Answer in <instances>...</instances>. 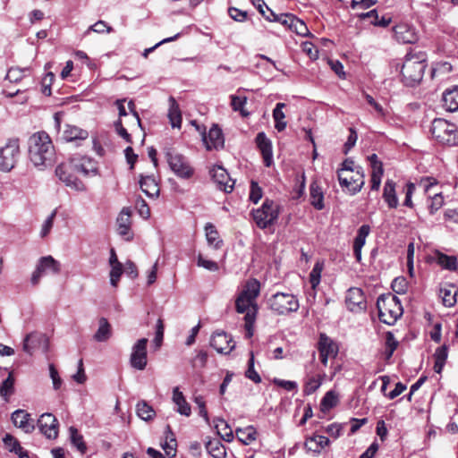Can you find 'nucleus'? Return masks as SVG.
<instances>
[{"instance_id":"nucleus-1","label":"nucleus","mask_w":458,"mask_h":458,"mask_svg":"<svg viewBox=\"0 0 458 458\" xmlns=\"http://www.w3.org/2000/svg\"><path fill=\"white\" fill-rule=\"evenodd\" d=\"M260 293V284L251 278L246 281L243 289L235 300V309L240 314H245L246 337L250 338L253 335V326L258 313L257 298Z\"/></svg>"},{"instance_id":"nucleus-56","label":"nucleus","mask_w":458,"mask_h":458,"mask_svg":"<svg viewBox=\"0 0 458 458\" xmlns=\"http://www.w3.org/2000/svg\"><path fill=\"white\" fill-rule=\"evenodd\" d=\"M444 204V198L441 193H435L434 196L430 199V203L428 204V209L431 214L437 211Z\"/></svg>"},{"instance_id":"nucleus-13","label":"nucleus","mask_w":458,"mask_h":458,"mask_svg":"<svg viewBox=\"0 0 458 458\" xmlns=\"http://www.w3.org/2000/svg\"><path fill=\"white\" fill-rule=\"evenodd\" d=\"M278 213L273 201L266 200L260 208L253 212V219L260 228H266L276 218Z\"/></svg>"},{"instance_id":"nucleus-40","label":"nucleus","mask_w":458,"mask_h":458,"mask_svg":"<svg viewBox=\"0 0 458 458\" xmlns=\"http://www.w3.org/2000/svg\"><path fill=\"white\" fill-rule=\"evenodd\" d=\"M215 427L217 434L220 435L225 441L231 442L233 439V431L225 420L216 419Z\"/></svg>"},{"instance_id":"nucleus-21","label":"nucleus","mask_w":458,"mask_h":458,"mask_svg":"<svg viewBox=\"0 0 458 458\" xmlns=\"http://www.w3.org/2000/svg\"><path fill=\"white\" fill-rule=\"evenodd\" d=\"M210 345L219 353L228 354L234 349L233 338L225 332H215L210 340Z\"/></svg>"},{"instance_id":"nucleus-63","label":"nucleus","mask_w":458,"mask_h":458,"mask_svg":"<svg viewBox=\"0 0 458 458\" xmlns=\"http://www.w3.org/2000/svg\"><path fill=\"white\" fill-rule=\"evenodd\" d=\"M194 402L199 407V416H201L206 420V422H208L209 419L206 409V403L204 398L201 395L195 396Z\"/></svg>"},{"instance_id":"nucleus-36","label":"nucleus","mask_w":458,"mask_h":458,"mask_svg":"<svg viewBox=\"0 0 458 458\" xmlns=\"http://www.w3.org/2000/svg\"><path fill=\"white\" fill-rule=\"evenodd\" d=\"M168 117L172 127L180 128L182 124V114L179 106L173 98H170V107L168 112Z\"/></svg>"},{"instance_id":"nucleus-31","label":"nucleus","mask_w":458,"mask_h":458,"mask_svg":"<svg viewBox=\"0 0 458 458\" xmlns=\"http://www.w3.org/2000/svg\"><path fill=\"white\" fill-rule=\"evenodd\" d=\"M66 141L83 140L89 137V132L74 125H67L63 134Z\"/></svg>"},{"instance_id":"nucleus-28","label":"nucleus","mask_w":458,"mask_h":458,"mask_svg":"<svg viewBox=\"0 0 458 458\" xmlns=\"http://www.w3.org/2000/svg\"><path fill=\"white\" fill-rule=\"evenodd\" d=\"M3 442L9 452L14 453L20 458H24L28 456L27 451H25L23 447H21L20 442L11 434H6L3 438Z\"/></svg>"},{"instance_id":"nucleus-38","label":"nucleus","mask_w":458,"mask_h":458,"mask_svg":"<svg viewBox=\"0 0 458 458\" xmlns=\"http://www.w3.org/2000/svg\"><path fill=\"white\" fill-rule=\"evenodd\" d=\"M338 394L335 391L330 390L327 392L325 396L322 398L320 403V411L322 412H327L331 410L338 403Z\"/></svg>"},{"instance_id":"nucleus-60","label":"nucleus","mask_w":458,"mask_h":458,"mask_svg":"<svg viewBox=\"0 0 458 458\" xmlns=\"http://www.w3.org/2000/svg\"><path fill=\"white\" fill-rule=\"evenodd\" d=\"M14 379L10 374L6 379H4L0 387V394L2 396H7L12 393L13 387Z\"/></svg>"},{"instance_id":"nucleus-52","label":"nucleus","mask_w":458,"mask_h":458,"mask_svg":"<svg viewBox=\"0 0 458 458\" xmlns=\"http://www.w3.org/2000/svg\"><path fill=\"white\" fill-rule=\"evenodd\" d=\"M364 98L367 103L371 106L377 114V116L380 118H384L386 115V110L383 106L378 104L370 95L364 93Z\"/></svg>"},{"instance_id":"nucleus-49","label":"nucleus","mask_w":458,"mask_h":458,"mask_svg":"<svg viewBox=\"0 0 458 458\" xmlns=\"http://www.w3.org/2000/svg\"><path fill=\"white\" fill-rule=\"evenodd\" d=\"M29 72V69H20V68H11L9 69L6 79L9 80L11 82H18L20 81L23 77H25V73Z\"/></svg>"},{"instance_id":"nucleus-44","label":"nucleus","mask_w":458,"mask_h":458,"mask_svg":"<svg viewBox=\"0 0 458 458\" xmlns=\"http://www.w3.org/2000/svg\"><path fill=\"white\" fill-rule=\"evenodd\" d=\"M136 410L138 416L143 420H149L156 414L153 408L144 401L138 403Z\"/></svg>"},{"instance_id":"nucleus-16","label":"nucleus","mask_w":458,"mask_h":458,"mask_svg":"<svg viewBox=\"0 0 458 458\" xmlns=\"http://www.w3.org/2000/svg\"><path fill=\"white\" fill-rule=\"evenodd\" d=\"M22 350L30 355L38 350L47 352L48 351V338L45 334L39 332L30 333L23 340Z\"/></svg>"},{"instance_id":"nucleus-62","label":"nucleus","mask_w":458,"mask_h":458,"mask_svg":"<svg viewBox=\"0 0 458 458\" xmlns=\"http://www.w3.org/2000/svg\"><path fill=\"white\" fill-rule=\"evenodd\" d=\"M305 189V175L304 173H301V175L296 176V188L294 189V196L293 198L298 199L300 198Z\"/></svg>"},{"instance_id":"nucleus-41","label":"nucleus","mask_w":458,"mask_h":458,"mask_svg":"<svg viewBox=\"0 0 458 458\" xmlns=\"http://www.w3.org/2000/svg\"><path fill=\"white\" fill-rule=\"evenodd\" d=\"M166 433H167V436H166L167 440L165 443V445H163V449L165 450V454L169 458H174L176 454L177 442H176V439L174 438V436L171 430L170 426L166 427Z\"/></svg>"},{"instance_id":"nucleus-55","label":"nucleus","mask_w":458,"mask_h":458,"mask_svg":"<svg viewBox=\"0 0 458 458\" xmlns=\"http://www.w3.org/2000/svg\"><path fill=\"white\" fill-rule=\"evenodd\" d=\"M131 213L128 210L123 209L117 217V224L119 229H129L131 226Z\"/></svg>"},{"instance_id":"nucleus-45","label":"nucleus","mask_w":458,"mask_h":458,"mask_svg":"<svg viewBox=\"0 0 458 458\" xmlns=\"http://www.w3.org/2000/svg\"><path fill=\"white\" fill-rule=\"evenodd\" d=\"M399 343L394 338V335L391 332H386V343H385V357L386 360H389L394 352L396 350Z\"/></svg>"},{"instance_id":"nucleus-15","label":"nucleus","mask_w":458,"mask_h":458,"mask_svg":"<svg viewBox=\"0 0 458 458\" xmlns=\"http://www.w3.org/2000/svg\"><path fill=\"white\" fill-rule=\"evenodd\" d=\"M60 263L52 256L43 257L32 274L31 284L36 285L39 283L42 276L47 274H58L60 272Z\"/></svg>"},{"instance_id":"nucleus-12","label":"nucleus","mask_w":458,"mask_h":458,"mask_svg":"<svg viewBox=\"0 0 458 458\" xmlns=\"http://www.w3.org/2000/svg\"><path fill=\"white\" fill-rule=\"evenodd\" d=\"M148 338H140L131 347L130 355L131 366L138 370H143L148 364Z\"/></svg>"},{"instance_id":"nucleus-30","label":"nucleus","mask_w":458,"mask_h":458,"mask_svg":"<svg viewBox=\"0 0 458 458\" xmlns=\"http://www.w3.org/2000/svg\"><path fill=\"white\" fill-rule=\"evenodd\" d=\"M208 453L214 458H225V447L218 438L209 439L205 443Z\"/></svg>"},{"instance_id":"nucleus-8","label":"nucleus","mask_w":458,"mask_h":458,"mask_svg":"<svg viewBox=\"0 0 458 458\" xmlns=\"http://www.w3.org/2000/svg\"><path fill=\"white\" fill-rule=\"evenodd\" d=\"M21 155L18 139H12L0 148V170L10 172L17 164Z\"/></svg>"},{"instance_id":"nucleus-7","label":"nucleus","mask_w":458,"mask_h":458,"mask_svg":"<svg viewBox=\"0 0 458 458\" xmlns=\"http://www.w3.org/2000/svg\"><path fill=\"white\" fill-rule=\"evenodd\" d=\"M165 157L171 170L182 179H190L193 174L194 169L191 167L188 159L182 154L174 149H169L165 152Z\"/></svg>"},{"instance_id":"nucleus-4","label":"nucleus","mask_w":458,"mask_h":458,"mask_svg":"<svg viewBox=\"0 0 458 458\" xmlns=\"http://www.w3.org/2000/svg\"><path fill=\"white\" fill-rule=\"evenodd\" d=\"M426 60L424 52L407 53L401 70L403 81L407 86H414L422 80L427 67Z\"/></svg>"},{"instance_id":"nucleus-24","label":"nucleus","mask_w":458,"mask_h":458,"mask_svg":"<svg viewBox=\"0 0 458 458\" xmlns=\"http://www.w3.org/2000/svg\"><path fill=\"white\" fill-rule=\"evenodd\" d=\"M256 143L262 154L264 165L269 167L273 164V150L271 140L264 132H259L256 136Z\"/></svg>"},{"instance_id":"nucleus-48","label":"nucleus","mask_w":458,"mask_h":458,"mask_svg":"<svg viewBox=\"0 0 458 458\" xmlns=\"http://www.w3.org/2000/svg\"><path fill=\"white\" fill-rule=\"evenodd\" d=\"M206 238L208 245L214 249H220L223 245L218 231H206Z\"/></svg>"},{"instance_id":"nucleus-25","label":"nucleus","mask_w":458,"mask_h":458,"mask_svg":"<svg viewBox=\"0 0 458 458\" xmlns=\"http://www.w3.org/2000/svg\"><path fill=\"white\" fill-rule=\"evenodd\" d=\"M432 259L443 269L456 271L458 268V262L455 256H448L439 250H435L432 255Z\"/></svg>"},{"instance_id":"nucleus-34","label":"nucleus","mask_w":458,"mask_h":458,"mask_svg":"<svg viewBox=\"0 0 458 458\" xmlns=\"http://www.w3.org/2000/svg\"><path fill=\"white\" fill-rule=\"evenodd\" d=\"M271 16H266V20L269 21H276L283 25L288 30H291L295 15L292 13H280L276 14L273 11H270Z\"/></svg>"},{"instance_id":"nucleus-23","label":"nucleus","mask_w":458,"mask_h":458,"mask_svg":"<svg viewBox=\"0 0 458 458\" xmlns=\"http://www.w3.org/2000/svg\"><path fill=\"white\" fill-rule=\"evenodd\" d=\"M11 420L15 427L22 429L25 433H31L35 429L34 420L30 414L24 410H16L11 415Z\"/></svg>"},{"instance_id":"nucleus-29","label":"nucleus","mask_w":458,"mask_h":458,"mask_svg":"<svg viewBox=\"0 0 458 458\" xmlns=\"http://www.w3.org/2000/svg\"><path fill=\"white\" fill-rule=\"evenodd\" d=\"M173 401L176 404V411L184 416H190L191 413V406L186 402L182 393L179 390L178 387H175L173 390Z\"/></svg>"},{"instance_id":"nucleus-19","label":"nucleus","mask_w":458,"mask_h":458,"mask_svg":"<svg viewBox=\"0 0 458 458\" xmlns=\"http://www.w3.org/2000/svg\"><path fill=\"white\" fill-rule=\"evenodd\" d=\"M394 36L397 42L402 44H415L419 36L416 29L407 23H399L393 29Z\"/></svg>"},{"instance_id":"nucleus-43","label":"nucleus","mask_w":458,"mask_h":458,"mask_svg":"<svg viewBox=\"0 0 458 458\" xmlns=\"http://www.w3.org/2000/svg\"><path fill=\"white\" fill-rule=\"evenodd\" d=\"M70 439L72 444L81 453L84 454L87 450L86 444L83 441V437L79 434L78 430L74 427L69 428Z\"/></svg>"},{"instance_id":"nucleus-58","label":"nucleus","mask_w":458,"mask_h":458,"mask_svg":"<svg viewBox=\"0 0 458 458\" xmlns=\"http://www.w3.org/2000/svg\"><path fill=\"white\" fill-rule=\"evenodd\" d=\"M273 384L276 386L284 388V390L291 392L295 391L297 389V383L295 381L291 380H284L280 378H274Z\"/></svg>"},{"instance_id":"nucleus-32","label":"nucleus","mask_w":458,"mask_h":458,"mask_svg":"<svg viewBox=\"0 0 458 458\" xmlns=\"http://www.w3.org/2000/svg\"><path fill=\"white\" fill-rule=\"evenodd\" d=\"M457 289L454 285L443 287L439 291V296L445 307H453L456 303Z\"/></svg>"},{"instance_id":"nucleus-51","label":"nucleus","mask_w":458,"mask_h":458,"mask_svg":"<svg viewBox=\"0 0 458 458\" xmlns=\"http://www.w3.org/2000/svg\"><path fill=\"white\" fill-rule=\"evenodd\" d=\"M293 26L290 30L296 32V34L300 36H309L310 30L307 27V25L302 21L301 20L295 17L293 20Z\"/></svg>"},{"instance_id":"nucleus-3","label":"nucleus","mask_w":458,"mask_h":458,"mask_svg":"<svg viewBox=\"0 0 458 458\" xmlns=\"http://www.w3.org/2000/svg\"><path fill=\"white\" fill-rule=\"evenodd\" d=\"M338 181L344 191L355 194L364 185V174L362 168L355 165L354 161L346 158L337 171Z\"/></svg>"},{"instance_id":"nucleus-50","label":"nucleus","mask_w":458,"mask_h":458,"mask_svg":"<svg viewBox=\"0 0 458 458\" xmlns=\"http://www.w3.org/2000/svg\"><path fill=\"white\" fill-rule=\"evenodd\" d=\"M231 105L234 111H240L243 116H247L249 114L244 111V106L247 102L246 97L232 96Z\"/></svg>"},{"instance_id":"nucleus-14","label":"nucleus","mask_w":458,"mask_h":458,"mask_svg":"<svg viewBox=\"0 0 458 458\" xmlns=\"http://www.w3.org/2000/svg\"><path fill=\"white\" fill-rule=\"evenodd\" d=\"M74 169L71 159L69 162L62 163L55 168V174L67 186L77 191L84 190V184L74 175Z\"/></svg>"},{"instance_id":"nucleus-42","label":"nucleus","mask_w":458,"mask_h":458,"mask_svg":"<svg viewBox=\"0 0 458 458\" xmlns=\"http://www.w3.org/2000/svg\"><path fill=\"white\" fill-rule=\"evenodd\" d=\"M369 231H359L358 235L353 242V253L358 262L361 260V249L366 242V238Z\"/></svg>"},{"instance_id":"nucleus-5","label":"nucleus","mask_w":458,"mask_h":458,"mask_svg":"<svg viewBox=\"0 0 458 458\" xmlns=\"http://www.w3.org/2000/svg\"><path fill=\"white\" fill-rule=\"evenodd\" d=\"M377 308L380 321L389 326L394 325L403 312L399 298L391 293L380 295Z\"/></svg>"},{"instance_id":"nucleus-35","label":"nucleus","mask_w":458,"mask_h":458,"mask_svg":"<svg viewBox=\"0 0 458 458\" xmlns=\"http://www.w3.org/2000/svg\"><path fill=\"white\" fill-rule=\"evenodd\" d=\"M285 106L284 103H277L273 110V118L275 120V128L278 131H283L286 128V122L284 120L285 114L283 108Z\"/></svg>"},{"instance_id":"nucleus-18","label":"nucleus","mask_w":458,"mask_h":458,"mask_svg":"<svg viewBox=\"0 0 458 458\" xmlns=\"http://www.w3.org/2000/svg\"><path fill=\"white\" fill-rule=\"evenodd\" d=\"M347 309L352 312H360L366 310L367 303L364 293L360 288L352 287L345 296Z\"/></svg>"},{"instance_id":"nucleus-37","label":"nucleus","mask_w":458,"mask_h":458,"mask_svg":"<svg viewBox=\"0 0 458 458\" xmlns=\"http://www.w3.org/2000/svg\"><path fill=\"white\" fill-rule=\"evenodd\" d=\"M447 346L443 345L438 347L435 353H434V359H435V364H434V371L436 373L440 374L442 372V369L445 366V360L447 359Z\"/></svg>"},{"instance_id":"nucleus-6","label":"nucleus","mask_w":458,"mask_h":458,"mask_svg":"<svg viewBox=\"0 0 458 458\" xmlns=\"http://www.w3.org/2000/svg\"><path fill=\"white\" fill-rule=\"evenodd\" d=\"M432 136L439 143L447 146L458 145V128L454 123L442 118L434 119L430 129Z\"/></svg>"},{"instance_id":"nucleus-22","label":"nucleus","mask_w":458,"mask_h":458,"mask_svg":"<svg viewBox=\"0 0 458 458\" xmlns=\"http://www.w3.org/2000/svg\"><path fill=\"white\" fill-rule=\"evenodd\" d=\"M74 172L85 176L96 175L98 166L96 161L88 157H73L71 158Z\"/></svg>"},{"instance_id":"nucleus-47","label":"nucleus","mask_w":458,"mask_h":458,"mask_svg":"<svg viewBox=\"0 0 458 458\" xmlns=\"http://www.w3.org/2000/svg\"><path fill=\"white\" fill-rule=\"evenodd\" d=\"M245 376H246V377H248L249 379H250L251 381H253L256 384H259V383L261 382L260 376L259 375V373L254 369V355H253V352H250V360L248 361V369H247V370L245 372Z\"/></svg>"},{"instance_id":"nucleus-11","label":"nucleus","mask_w":458,"mask_h":458,"mask_svg":"<svg viewBox=\"0 0 458 458\" xmlns=\"http://www.w3.org/2000/svg\"><path fill=\"white\" fill-rule=\"evenodd\" d=\"M319 359L324 366H327L329 360H334L339 352V345L336 341L327 336L326 334L319 335L318 343Z\"/></svg>"},{"instance_id":"nucleus-26","label":"nucleus","mask_w":458,"mask_h":458,"mask_svg":"<svg viewBox=\"0 0 458 458\" xmlns=\"http://www.w3.org/2000/svg\"><path fill=\"white\" fill-rule=\"evenodd\" d=\"M140 186L141 191L150 198L159 195V186L156 179L151 175L140 176Z\"/></svg>"},{"instance_id":"nucleus-33","label":"nucleus","mask_w":458,"mask_h":458,"mask_svg":"<svg viewBox=\"0 0 458 458\" xmlns=\"http://www.w3.org/2000/svg\"><path fill=\"white\" fill-rule=\"evenodd\" d=\"M394 182L391 180H387L384 187L383 197L387 203L389 208H396L398 205V199L395 194Z\"/></svg>"},{"instance_id":"nucleus-64","label":"nucleus","mask_w":458,"mask_h":458,"mask_svg":"<svg viewBox=\"0 0 458 458\" xmlns=\"http://www.w3.org/2000/svg\"><path fill=\"white\" fill-rule=\"evenodd\" d=\"M228 14L230 17L236 21H244L247 18V13L237 9L235 7H230L228 9Z\"/></svg>"},{"instance_id":"nucleus-59","label":"nucleus","mask_w":458,"mask_h":458,"mask_svg":"<svg viewBox=\"0 0 458 458\" xmlns=\"http://www.w3.org/2000/svg\"><path fill=\"white\" fill-rule=\"evenodd\" d=\"M393 290L399 293H405L407 290V281L404 277H396L392 283Z\"/></svg>"},{"instance_id":"nucleus-39","label":"nucleus","mask_w":458,"mask_h":458,"mask_svg":"<svg viewBox=\"0 0 458 458\" xmlns=\"http://www.w3.org/2000/svg\"><path fill=\"white\" fill-rule=\"evenodd\" d=\"M111 336L110 324L107 319L101 318L99 319V327L94 335V339L98 342H105Z\"/></svg>"},{"instance_id":"nucleus-27","label":"nucleus","mask_w":458,"mask_h":458,"mask_svg":"<svg viewBox=\"0 0 458 458\" xmlns=\"http://www.w3.org/2000/svg\"><path fill=\"white\" fill-rule=\"evenodd\" d=\"M443 101L449 112L458 111V86L446 89L443 94Z\"/></svg>"},{"instance_id":"nucleus-53","label":"nucleus","mask_w":458,"mask_h":458,"mask_svg":"<svg viewBox=\"0 0 458 458\" xmlns=\"http://www.w3.org/2000/svg\"><path fill=\"white\" fill-rule=\"evenodd\" d=\"M164 323L161 318H158L156 325V335L153 340L156 348H159L162 344L163 338H164Z\"/></svg>"},{"instance_id":"nucleus-57","label":"nucleus","mask_w":458,"mask_h":458,"mask_svg":"<svg viewBox=\"0 0 458 458\" xmlns=\"http://www.w3.org/2000/svg\"><path fill=\"white\" fill-rule=\"evenodd\" d=\"M123 272V265H115L111 267L110 271V283L113 286H116L118 284V281Z\"/></svg>"},{"instance_id":"nucleus-54","label":"nucleus","mask_w":458,"mask_h":458,"mask_svg":"<svg viewBox=\"0 0 458 458\" xmlns=\"http://www.w3.org/2000/svg\"><path fill=\"white\" fill-rule=\"evenodd\" d=\"M208 361V354L206 352L200 351L191 360V366L193 369H203L206 367Z\"/></svg>"},{"instance_id":"nucleus-2","label":"nucleus","mask_w":458,"mask_h":458,"mask_svg":"<svg viewBox=\"0 0 458 458\" xmlns=\"http://www.w3.org/2000/svg\"><path fill=\"white\" fill-rule=\"evenodd\" d=\"M28 157L32 165L43 170L55 161V147L46 131H37L28 140Z\"/></svg>"},{"instance_id":"nucleus-61","label":"nucleus","mask_w":458,"mask_h":458,"mask_svg":"<svg viewBox=\"0 0 458 458\" xmlns=\"http://www.w3.org/2000/svg\"><path fill=\"white\" fill-rule=\"evenodd\" d=\"M261 197H262L261 188L259 186V184L256 182L252 181L250 183V199L253 203H258L259 200L261 199Z\"/></svg>"},{"instance_id":"nucleus-20","label":"nucleus","mask_w":458,"mask_h":458,"mask_svg":"<svg viewBox=\"0 0 458 458\" xmlns=\"http://www.w3.org/2000/svg\"><path fill=\"white\" fill-rule=\"evenodd\" d=\"M210 175L219 190L231 192L234 187V181L229 176L227 171L221 165H215L210 170Z\"/></svg>"},{"instance_id":"nucleus-10","label":"nucleus","mask_w":458,"mask_h":458,"mask_svg":"<svg viewBox=\"0 0 458 458\" xmlns=\"http://www.w3.org/2000/svg\"><path fill=\"white\" fill-rule=\"evenodd\" d=\"M191 124L196 127V130L200 132L202 136V141L208 150L220 149L224 148L225 139L222 130L214 124L208 133L205 132V128L201 127L196 121H192Z\"/></svg>"},{"instance_id":"nucleus-9","label":"nucleus","mask_w":458,"mask_h":458,"mask_svg":"<svg viewBox=\"0 0 458 458\" xmlns=\"http://www.w3.org/2000/svg\"><path fill=\"white\" fill-rule=\"evenodd\" d=\"M270 309L280 315L296 311L299 309V301L290 293H276L268 301Z\"/></svg>"},{"instance_id":"nucleus-17","label":"nucleus","mask_w":458,"mask_h":458,"mask_svg":"<svg viewBox=\"0 0 458 458\" xmlns=\"http://www.w3.org/2000/svg\"><path fill=\"white\" fill-rule=\"evenodd\" d=\"M38 428L40 432L49 439H55L58 436L59 423L52 413H43L38 420Z\"/></svg>"},{"instance_id":"nucleus-46","label":"nucleus","mask_w":458,"mask_h":458,"mask_svg":"<svg viewBox=\"0 0 458 458\" xmlns=\"http://www.w3.org/2000/svg\"><path fill=\"white\" fill-rule=\"evenodd\" d=\"M256 431L253 427H248L246 428H239L236 430L237 438L245 445H249L255 439Z\"/></svg>"}]
</instances>
